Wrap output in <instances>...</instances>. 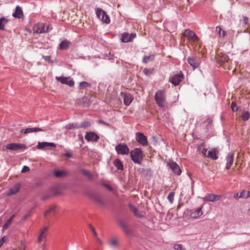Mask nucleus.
I'll return each instance as SVG.
<instances>
[{"instance_id": "8", "label": "nucleus", "mask_w": 250, "mask_h": 250, "mask_svg": "<svg viewBox=\"0 0 250 250\" xmlns=\"http://www.w3.org/2000/svg\"><path fill=\"white\" fill-rule=\"evenodd\" d=\"M115 150L117 154L121 155H127L129 152L128 147L125 143L118 145L115 147Z\"/></svg>"}, {"instance_id": "13", "label": "nucleus", "mask_w": 250, "mask_h": 250, "mask_svg": "<svg viewBox=\"0 0 250 250\" xmlns=\"http://www.w3.org/2000/svg\"><path fill=\"white\" fill-rule=\"evenodd\" d=\"M84 138L88 142H97L100 138L97 134L92 131L87 132Z\"/></svg>"}, {"instance_id": "42", "label": "nucleus", "mask_w": 250, "mask_h": 250, "mask_svg": "<svg viewBox=\"0 0 250 250\" xmlns=\"http://www.w3.org/2000/svg\"><path fill=\"white\" fill-rule=\"evenodd\" d=\"M81 172L85 176H86L90 179L92 178V174L87 170L86 169H82L81 170Z\"/></svg>"}, {"instance_id": "31", "label": "nucleus", "mask_w": 250, "mask_h": 250, "mask_svg": "<svg viewBox=\"0 0 250 250\" xmlns=\"http://www.w3.org/2000/svg\"><path fill=\"white\" fill-rule=\"evenodd\" d=\"M114 165L118 170L123 169V165L119 159H115L114 161Z\"/></svg>"}, {"instance_id": "24", "label": "nucleus", "mask_w": 250, "mask_h": 250, "mask_svg": "<svg viewBox=\"0 0 250 250\" xmlns=\"http://www.w3.org/2000/svg\"><path fill=\"white\" fill-rule=\"evenodd\" d=\"M71 43L66 40H64L61 42L59 44V47L62 50H66L71 45Z\"/></svg>"}, {"instance_id": "55", "label": "nucleus", "mask_w": 250, "mask_h": 250, "mask_svg": "<svg viewBox=\"0 0 250 250\" xmlns=\"http://www.w3.org/2000/svg\"><path fill=\"white\" fill-rule=\"evenodd\" d=\"M64 156H66L67 158H71L72 157V154L69 153H66L64 154Z\"/></svg>"}, {"instance_id": "18", "label": "nucleus", "mask_w": 250, "mask_h": 250, "mask_svg": "<svg viewBox=\"0 0 250 250\" xmlns=\"http://www.w3.org/2000/svg\"><path fill=\"white\" fill-rule=\"evenodd\" d=\"M136 139L138 142L143 146H145L147 144V138L142 133L137 132L136 133Z\"/></svg>"}, {"instance_id": "61", "label": "nucleus", "mask_w": 250, "mask_h": 250, "mask_svg": "<svg viewBox=\"0 0 250 250\" xmlns=\"http://www.w3.org/2000/svg\"><path fill=\"white\" fill-rule=\"evenodd\" d=\"M27 217H28V216H27V215H25V216L23 217V218L24 219H26Z\"/></svg>"}, {"instance_id": "46", "label": "nucleus", "mask_w": 250, "mask_h": 250, "mask_svg": "<svg viewBox=\"0 0 250 250\" xmlns=\"http://www.w3.org/2000/svg\"><path fill=\"white\" fill-rule=\"evenodd\" d=\"M231 108L233 112H236L238 110V107L236 106V104L234 102H232L231 104Z\"/></svg>"}, {"instance_id": "36", "label": "nucleus", "mask_w": 250, "mask_h": 250, "mask_svg": "<svg viewBox=\"0 0 250 250\" xmlns=\"http://www.w3.org/2000/svg\"><path fill=\"white\" fill-rule=\"evenodd\" d=\"M56 208H57V207L55 205L51 206L48 208V209L45 211V212L44 213V215L45 216H47L48 215H49V214L50 213L55 212V209H56Z\"/></svg>"}, {"instance_id": "26", "label": "nucleus", "mask_w": 250, "mask_h": 250, "mask_svg": "<svg viewBox=\"0 0 250 250\" xmlns=\"http://www.w3.org/2000/svg\"><path fill=\"white\" fill-rule=\"evenodd\" d=\"M66 130H71L73 129L80 128V125L77 123H70L64 126Z\"/></svg>"}, {"instance_id": "30", "label": "nucleus", "mask_w": 250, "mask_h": 250, "mask_svg": "<svg viewBox=\"0 0 250 250\" xmlns=\"http://www.w3.org/2000/svg\"><path fill=\"white\" fill-rule=\"evenodd\" d=\"M54 174L56 177H62L66 176L67 173V172L62 170H54Z\"/></svg>"}, {"instance_id": "43", "label": "nucleus", "mask_w": 250, "mask_h": 250, "mask_svg": "<svg viewBox=\"0 0 250 250\" xmlns=\"http://www.w3.org/2000/svg\"><path fill=\"white\" fill-rule=\"evenodd\" d=\"M89 228L91 229V231H92L93 234L95 237H97V233L95 230L94 228L92 226L91 224H89L88 225Z\"/></svg>"}, {"instance_id": "56", "label": "nucleus", "mask_w": 250, "mask_h": 250, "mask_svg": "<svg viewBox=\"0 0 250 250\" xmlns=\"http://www.w3.org/2000/svg\"><path fill=\"white\" fill-rule=\"evenodd\" d=\"M239 195H240V193H236L235 194H234V197L235 198V199H239V198H241L240 197H239Z\"/></svg>"}, {"instance_id": "51", "label": "nucleus", "mask_w": 250, "mask_h": 250, "mask_svg": "<svg viewBox=\"0 0 250 250\" xmlns=\"http://www.w3.org/2000/svg\"><path fill=\"white\" fill-rule=\"evenodd\" d=\"M208 151L207 149L206 148H203L202 151V153L203 154V155L205 156V157H207V155H208Z\"/></svg>"}, {"instance_id": "5", "label": "nucleus", "mask_w": 250, "mask_h": 250, "mask_svg": "<svg viewBox=\"0 0 250 250\" xmlns=\"http://www.w3.org/2000/svg\"><path fill=\"white\" fill-rule=\"evenodd\" d=\"M52 29L49 25H45L43 23H39L35 24L33 28L34 33H43L48 32Z\"/></svg>"}, {"instance_id": "14", "label": "nucleus", "mask_w": 250, "mask_h": 250, "mask_svg": "<svg viewBox=\"0 0 250 250\" xmlns=\"http://www.w3.org/2000/svg\"><path fill=\"white\" fill-rule=\"evenodd\" d=\"M184 35L189 40L194 42H197L199 40V38L196 34L189 29H186L184 32Z\"/></svg>"}, {"instance_id": "52", "label": "nucleus", "mask_w": 250, "mask_h": 250, "mask_svg": "<svg viewBox=\"0 0 250 250\" xmlns=\"http://www.w3.org/2000/svg\"><path fill=\"white\" fill-rule=\"evenodd\" d=\"M98 122H99V123L102 124L104 125H105V126H110V125L108 123H107L103 121L102 120H99Z\"/></svg>"}, {"instance_id": "50", "label": "nucleus", "mask_w": 250, "mask_h": 250, "mask_svg": "<svg viewBox=\"0 0 250 250\" xmlns=\"http://www.w3.org/2000/svg\"><path fill=\"white\" fill-rule=\"evenodd\" d=\"M6 241V237L5 236H3L0 240V248L3 245V244L4 243V242Z\"/></svg>"}, {"instance_id": "20", "label": "nucleus", "mask_w": 250, "mask_h": 250, "mask_svg": "<svg viewBox=\"0 0 250 250\" xmlns=\"http://www.w3.org/2000/svg\"><path fill=\"white\" fill-rule=\"evenodd\" d=\"M12 16L17 19L23 18L24 15L21 7L20 6H17L14 12L12 14Z\"/></svg>"}, {"instance_id": "38", "label": "nucleus", "mask_w": 250, "mask_h": 250, "mask_svg": "<svg viewBox=\"0 0 250 250\" xmlns=\"http://www.w3.org/2000/svg\"><path fill=\"white\" fill-rule=\"evenodd\" d=\"M91 125V123L86 121H83L81 125H80V128H83L84 129L89 127Z\"/></svg>"}, {"instance_id": "35", "label": "nucleus", "mask_w": 250, "mask_h": 250, "mask_svg": "<svg viewBox=\"0 0 250 250\" xmlns=\"http://www.w3.org/2000/svg\"><path fill=\"white\" fill-rule=\"evenodd\" d=\"M91 86V84L86 82H81L79 83V89L86 88L87 87H90Z\"/></svg>"}, {"instance_id": "7", "label": "nucleus", "mask_w": 250, "mask_h": 250, "mask_svg": "<svg viewBox=\"0 0 250 250\" xmlns=\"http://www.w3.org/2000/svg\"><path fill=\"white\" fill-rule=\"evenodd\" d=\"M96 13L97 17L104 21L105 23H109L110 22V19L106 12L103 10L102 9L98 8L96 9Z\"/></svg>"}, {"instance_id": "11", "label": "nucleus", "mask_w": 250, "mask_h": 250, "mask_svg": "<svg viewBox=\"0 0 250 250\" xmlns=\"http://www.w3.org/2000/svg\"><path fill=\"white\" fill-rule=\"evenodd\" d=\"M222 197L223 196L221 195L208 194L203 198V200L204 202H216L220 200Z\"/></svg>"}, {"instance_id": "16", "label": "nucleus", "mask_w": 250, "mask_h": 250, "mask_svg": "<svg viewBox=\"0 0 250 250\" xmlns=\"http://www.w3.org/2000/svg\"><path fill=\"white\" fill-rule=\"evenodd\" d=\"M135 37V34L132 33L129 34L127 33H124L121 35V40L124 42H131Z\"/></svg>"}, {"instance_id": "47", "label": "nucleus", "mask_w": 250, "mask_h": 250, "mask_svg": "<svg viewBox=\"0 0 250 250\" xmlns=\"http://www.w3.org/2000/svg\"><path fill=\"white\" fill-rule=\"evenodd\" d=\"M29 170H30V168H29V167L28 166H24L23 167L21 172V173H25V172H26L27 171H29Z\"/></svg>"}, {"instance_id": "12", "label": "nucleus", "mask_w": 250, "mask_h": 250, "mask_svg": "<svg viewBox=\"0 0 250 250\" xmlns=\"http://www.w3.org/2000/svg\"><path fill=\"white\" fill-rule=\"evenodd\" d=\"M56 79L62 83L67 84L70 87L74 85V82L70 77H56Z\"/></svg>"}, {"instance_id": "41", "label": "nucleus", "mask_w": 250, "mask_h": 250, "mask_svg": "<svg viewBox=\"0 0 250 250\" xmlns=\"http://www.w3.org/2000/svg\"><path fill=\"white\" fill-rule=\"evenodd\" d=\"M228 60H229L228 56L226 55H223L221 58L219 60V62L221 64H223V63H224L225 62H227Z\"/></svg>"}, {"instance_id": "21", "label": "nucleus", "mask_w": 250, "mask_h": 250, "mask_svg": "<svg viewBox=\"0 0 250 250\" xmlns=\"http://www.w3.org/2000/svg\"><path fill=\"white\" fill-rule=\"evenodd\" d=\"M226 159L227 163L226 165V168L228 169L230 167L233 163L234 154L232 152L229 153Z\"/></svg>"}, {"instance_id": "22", "label": "nucleus", "mask_w": 250, "mask_h": 250, "mask_svg": "<svg viewBox=\"0 0 250 250\" xmlns=\"http://www.w3.org/2000/svg\"><path fill=\"white\" fill-rule=\"evenodd\" d=\"M121 94L124 97V104L126 105H129L133 100V97L132 95L128 93L124 94L122 92Z\"/></svg>"}, {"instance_id": "6", "label": "nucleus", "mask_w": 250, "mask_h": 250, "mask_svg": "<svg viewBox=\"0 0 250 250\" xmlns=\"http://www.w3.org/2000/svg\"><path fill=\"white\" fill-rule=\"evenodd\" d=\"M129 208L133 214L137 217L143 218L145 217V213L141 210L139 206H136L135 204H129Z\"/></svg>"}, {"instance_id": "9", "label": "nucleus", "mask_w": 250, "mask_h": 250, "mask_svg": "<svg viewBox=\"0 0 250 250\" xmlns=\"http://www.w3.org/2000/svg\"><path fill=\"white\" fill-rule=\"evenodd\" d=\"M167 165L175 174L180 175L181 174V169L179 165L176 162L169 160L167 162Z\"/></svg>"}, {"instance_id": "39", "label": "nucleus", "mask_w": 250, "mask_h": 250, "mask_svg": "<svg viewBox=\"0 0 250 250\" xmlns=\"http://www.w3.org/2000/svg\"><path fill=\"white\" fill-rule=\"evenodd\" d=\"M250 118V114L248 111H244L242 113L241 118L244 121H246Z\"/></svg>"}, {"instance_id": "58", "label": "nucleus", "mask_w": 250, "mask_h": 250, "mask_svg": "<svg viewBox=\"0 0 250 250\" xmlns=\"http://www.w3.org/2000/svg\"><path fill=\"white\" fill-rule=\"evenodd\" d=\"M208 124L207 127L211 126V123H212L211 120H208Z\"/></svg>"}, {"instance_id": "17", "label": "nucleus", "mask_w": 250, "mask_h": 250, "mask_svg": "<svg viewBox=\"0 0 250 250\" xmlns=\"http://www.w3.org/2000/svg\"><path fill=\"white\" fill-rule=\"evenodd\" d=\"M188 62L194 70L198 68L200 63V61L193 56L188 58Z\"/></svg>"}, {"instance_id": "59", "label": "nucleus", "mask_w": 250, "mask_h": 250, "mask_svg": "<svg viewBox=\"0 0 250 250\" xmlns=\"http://www.w3.org/2000/svg\"><path fill=\"white\" fill-rule=\"evenodd\" d=\"M144 72L146 74H148L149 72V70L147 69H145L144 70Z\"/></svg>"}, {"instance_id": "33", "label": "nucleus", "mask_w": 250, "mask_h": 250, "mask_svg": "<svg viewBox=\"0 0 250 250\" xmlns=\"http://www.w3.org/2000/svg\"><path fill=\"white\" fill-rule=\"evenodd\" d=\"M109 245L112 248H117L119 246L118 240L116 238H112L109 241Z\"/></svg>"}, {"instance_id": "2", "label": "nucleus", "mask_w": 250, "mask_h": 250, "mask_svg": "<svg viewBox=\"0 0 250 250\" xmlns=\"http://www.w3.org/2000/svg\"><path fill=\"white\" fill-rule=\"evenodd\" d=\"M154 98L158 106L161 108H164L166 106L167 104L166 96L164 91L159 90L156 91Z\"/></svg>"}, {"instance_id": "45", "label": "nucleus", "mask_w": 250, "mask_h": 250, "mask_svg": "<svg viewBox=\"0 0 250 250\" xmlns=\"http://www.w3.org/2000/svg\"><path fill=\"white\" fill-rule=\"evenodd\" d=\"M174 249L175 250H185L182 245L176 244L174 246Z\"/></svg>"}, {"instance_id": "54", "label": "nucleus", "mask_w": 250, "mask_h": 250, "mask_svg": "<svg viewBox=\"0 0 250 250\" xmlns=\"http://www.w3.org/2000/svg\"><path fill=\"white\" fill-rule=\"evenodd\" d=\"M97 241L100 244H103V242L102 241V240L101 239H100L98 237V235H97V237H95Z\"/></svg>"}, {"instance_id": "53", "label": "nucleus", "mask_w": 250, "mask_h": 250, "mask_svg": "<svg viewBox=\"0 0 250 250\" xmlns=\"http://www.w3.org/2000/svg\"><path fill=\"white\" fill-rule=\"evenodd\" d=\"M249 21V18L247 17H244L243 18V23L244 24H247Z\"/></svg>"}, {"instance_id": "10", "label": "nucleus", "mask_w": 250, "mask_h": 250, "mask_svg": "<svg viewBox=\"0 0 250 250\" xmlns=\"http://www.w3.org/2000/svg\"><path fill=\"white\" fill-rule=\"evenodd\" d=\"M5 148L7 149L11 150H19L21 149H26V146L24 144H19V143H10L7 144L5 146Z\"/></svg>"}, {"instance_id": "40", "label": "nucleus", "mask_w": 250, "mask_h": 250, "mask_svg": "<svg viewBox=\"0 0 250 250\" xmlns=\"http://www.w3.org/2000/svg\"><path fill=\"white\" fill-rule=\"evenodd\" d=\"M216 31L219 34L220 37H224L225 36V32L222 31V29L220 26H217L216 28Z\"/></svg>"}, {"instance_id": "37", "label": "nucleus", "mask_w": 250, "mask_h": 250, "mask_svg": "<svg viewBox=\"0 0 250 250\" xmlns=\"http://www.w3.org/2000/svg\"><path fill=\"white\" fill-rule=\"evenodd\" d=\"M250 194V192L249 191H246L245 190H243L240 193L239 197L242 199H246L249 197Z\"/></svg>"}, {"instance_id": "3", "label": "nucleus", "mask_w": 250, "mask_h": 250, "mask_svg": "<svg viewBox=\"0 0 250 250\" xmlns=\"http://www.w3.org/2000/svg\"><path fill=\"white\" fill-rule=\"evenodd\" d=\"M131 160L135 164H141L143 157V153L139 148H136L130 152Z\"/></svg>"}, {"instance_id": "25", "label": "nucleus", "mask_w": 250, "mask_h": 250, "mask_svg": "<svg viewBox=\"0 0 250 250\" xmlns=\"http://www.w3.org/2000/svg\"><path fill=\"white\" fill-rule=\"evenodd\" d=\"M48 229L47 227H44L41 230V232L39 235L38 238V242L41 243L42 241V239L44 237H45L46 235V232Z\"/></svg>"}, {"instance_id": "49", "label": "nucleus", "mask_w": 250, "mask_h": 250, "mask_svg": "<svg viewBox=\"0 0 250 250\" xmlns=\"http://www.w3.org/2000/svg\"><path fill=\"white\" fill-rule=\"evenodd\" d=\"M43 59L46 61L49 62H53L51 60L50 56H43Z\"/></svg>"}, {"instance_id": "1", "label": "nucleus", "mask_w": 250, "mask_h": 250, "mask_svg": "<svg viewBox=\"0 0 250 250\" xmlns=\"http://www.w3.org/2000/svg\"><path fill=\"white\" fill-rule=\"evenodd\" d=\"M203 206L197 208L187 209L184 213L186 217L188 218L197 219L200 217L203 213Z\"/></svg>"}, {"instance_id": "48", "label": "nucleus", "mask_w": 250, "mask_h": 250, "mask_svg": "<svg viewBox=\"0 0 250 250\" xmlns=\"http://www.w3.org/2000/svg\"><path fill=\"white\" fill-rule=\"evenodd\" d=\"M102 185L105 188H107L109 190H110V191L112 190V188L110 185H109L107 184H105V183H103L102 184Z\"/></svg>"}, {"instance_id": "44", "label": "nucleus", "mask_w": 250, "mask_h": 250, "mask_svg": "<svg viewBox=\"0 0 250 250\" xmlns=\"http://www.w3.org/2000/svg\"><path fill=\"white\" fill-rule=\"evenodd\" d=\"M174 192H170L168 196H167V199L168 200V201L171 203H172L173 202V200H174Z\"/></svg>"}, {"instance_id": "15", "label": "nucleus", "mask_w": 250, "mask_h": 250, "mask_svg": "<svg viewBox=\"0 0 250 250\" xmlns=\"http://www.w3.org/2000/svg\"><path fill=\"white\" fill-rule=\"evenodd\" d=\"M46 130V129L45 127H31V128H27L25 129H22L21 130V132L24 134H28L29 133H32V132H37L39 131H42L44 132Z\"/></svg>"}, {"instance_id": "57", "label": "nucleus", "mask_w": 250, "mask_h": 250, "mask_svg": "<svg viewBox=\"0 0 250 250\" xmlns=\"http://www.w3.org/2000/svg\"><path fill=\"white\" fill-rule=\"evenodd\" d=\"M94 200L95 201H98V202H100L101 200H100V198L99 196H95L94 197Z\"/></svg>"}, {"instance_id": "32", "label": "nucleus", "mask_w": 250, "mask_h": 250, "mask_svg": "<svg viewBox=\"0 0 250 250\" xmlns=\"http://www.w3.org/2000/svg\"><path fill=\"white\" fill-rule=\"evenodd\" d=\"M154 59V56L153 55H150L149 56H145L143 58V62L144 63H147L149 62H152Z\"/></svg>"}, {"instance_id": "23", "label": "nucleus", "mask_w": 250, "mask_h": 250, "mask_svg": "<svg viewBox=\"0 0 250 250\" xmlns=\"http://www.w3.org/2000/svg\"><path fill=\"white\" fill-rule=\"evenodd\" d=\"M56 146V144L54 143H48V142H39L37 147L38 149H42L47 146H51L55 147Z\"/></svg>"}, {"instance_id": "19", "label": "nucleus", "mask_w": 250, "mask_h": 250, "mask_svg": "<svg viewBox=\"0 0 250 250\" xmlns=\"http://www.w3.org/2000/svg\"><path fill=\"white\" fill-rule=\"evenodd\" d=\"M183 78V75L182 73L177 74L172 77L170 82L174 85H178L182 81Z\"/></svg>"}, {"instance_id": "4", "label": "nucleus", "mask_w": 250, "mask_h": 250, "mask_svg": "<svg viewBox=\"0 0 250 250\" xmlns=\"http://www.w3.org/2000/svg\"><path fill=\"white\" fill-rule=\"evenodd\" d=\"M117 223L126 235L130 236L132 234L133 231L127 221L122 219H118Z\"/></svg>"}, {"instance_id": "60", "label": "nucleus", "mask_w": 250, "mask_h": 250, "mask_svg": "<svg viewBox=\"0 0 250 250\" xmlns=\"http://www.w3.org/2000/svg\"><path fill=\"white\" fill-rule=\"evenodd\" d=\"M49 196H44V197H42V199H45L48 197H49Z\"/></svg>"}, {"instance_id": "29", "label": "nucleus", "mask_w": 250, "mask_h": 250, "mask_svg": "<svg viewBox=\"0 0 250 250\" xmlns=\"http://www.w3.org/2000/svg\"><path fill=\"white\" fill-rule=\"evenodd\" d=\"M20 186L19 184H16L13 188H12L9 190V195H13L18 192L20 189Z\"/></svg>"}, {"instance_id": "34", "label": "nucleus", "mask_w": 250, "mask_h": 250, "mask_svg": "<svg viewBox=\"0 0 250 250\" xmlns=\"http://www.w3.org/2000/svg\"><path fill=\"white\" fill-rule=\"evenodd\" d=\"M8 22V19L4 17H2L0 19V29L3 30L4 29V26L6 23Z\"/></svg>"}, {"instance_id": "28", "label": "nucleus", "mask_w": 250, "mask_h": 250, "mask_svg": "<svg viewBox=\"0 0 250 250\" xmlns=\"http://www.w3.org/2000/svg\"><path fill=\"white\" fill-rule=\"evenodd\" d=\"M15 216V214H13L11 217L5 223L3 226V231L6 229L11 225L12 222Z\"/></svg>"}, {"instance_id": "27", "label": "nucleus", "mask_w": 250, "mask_h": 250, "mask_svg": "<svg viewBox=\"0 0 250 250\" xmlns=\"http://www.w3.org/2000/svg\"><path fill=\"white\" fill-rule=\"evenodd\" d=\"M207 157L212 160H217L218 159V156L217 155L216 151L215 149L211 151H208V152Z\"/></svg>"}]
</instances>
